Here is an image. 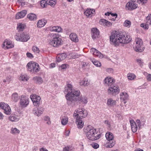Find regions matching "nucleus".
I'll use <instances>...</instances> for the list:
<instances>
[{"instance_id": "6", "label": "nucleus", "mask_w": 151, "mask_h": 151, "mask_svg": "<svg viewBox=\"0 0 151 151\" xmlns=\"http://www.w3.org/2000/svg\"><path fill=\"white\" fill-rule=\"evenodd\" d=\"M88 114L87 111L85 109L78 108L75 111L73 116L74 118H81L82 119L86 117Z\"/></svg>"}, {"instance_id": "52", "label": "nucleus", "mask_w": 151, "mask_h": 151, "mask_svg": "<svg viewBox=\"0 0 151 151\" xmlns=\"http://www.w3.org/2000/svg\"><path fill=\"white\" fill-rule=\"evenodd\" d=\"M91 146L95 149H97L99 147V145L96 143H93L91 144Z\"/></svg>"}, {"instance_id": "12", "label": "nucleus", "mask_w": 151, "mask_h": 151, "mask_svg": "<svg viewBox=\"0 0 151 151\" xmlns=\"http://www.w3.org/2000/svg\"><path fill=\"white\" fill-rule=\"evenodd\" d=\"M0 108L4 110V113L5 114L7 115L11 114V109L8 104L4 102H1L0 103Z\"/></svg>"}, {"instance_id": "30", "label": "nucleus", "mask_w": 151, "mask_h": 151, "mask_svg": "<svg viewBox=\"0 0 151 151\" xmlns=\"http://www.w3.org/2000/svg\"><path fill=\"white\" fill-rule=\"evenodd\" d=\"M9 119L11 121L16 122L19 120V116L15 114L11 115L9 116Z\"/></svg>"}, {"instance_id": "41", "label": "nucleus", "mask_w": 151, "mask_h": 151, "mask_svg": "<svg viewBox=\"0 0 151 151\" xmlns=\"http://www.w3.org/2000/svg\"><path fill=\"white\" fill-rule=\"evenodd\" d=\"M10 132L12 134H17L20 133V131L16 128L12 127L11 129Z\"/></svg>"}, {"instance_id": "26", "label": "nucleus", "mask_w": 151, "mask_h": 151, "mask_svg": "<svg viewBox=\"0 0 151 151\" xmlns=\"http://www.w3.org/2000/svg\"><path fill=\"white\" fill-rule=\"evenodd\" d=\"M107 105L109 107L114 106L116 104V101L113 99L112 98H109L107 100Z\"/></svg>"}, {"instance_id": "13", "label": "nucleus", "mask_w": 151, "mask_h": 151, "mask_svg": "<svg viewBox=\"0 0 151 151\" xmlns=\"http://www.w3.org/2000/svg\"><path fill=\"white\" fill-rule=\"evenodd\" d=\"M119 92V89L117 86L114 85L109 86L108 90L109 94L114 95V94H118Z\"/></svg>"}, {"instance_id": "40", "label": "nucleus", "mask_w": 151, "mask_h": 151, "mask_svg": "<svg viewBox=\"0 0 151 151\" xmlns=\"http://www.w3.org/2000/svg\"><path fill=\"white\" fill-rule=\"evenodd\" d=\"M127 76L128 79L130 81L134 80L136 77L134 74L132 73H128L127 74Z\"/></svg>"}, {"instance_id": "25", "label": "nucleus", "mask_w": 151, "mask_h": 151, "mask_svg": "<svg viewBox=\"0 0 151 151\" xmlns=\"http://www.w3.org/2000/svg\"><path fill=\"white\" fill-rule=\"evenodd\" d=\"M70 39L75 42H78L79 40L77 35L75 33H71L70 36Z\"/></svg>"}, {"instance_id": "42", "label": "nucleus", "mask_w": 151, "mask_h": 151, "mask_svg": "<svg viewBox=\"0 0 151 151\" xmlns=\"http://www.w3.org/2000/svg\"><path fill=\"white\" fill-rule=\"evenodd\" d=\"M44 111V109L42 108H40L39 109H37L35 112V115L39 116L40 115L43 113Z\"/></svg>"}, {"instance_id": "49", "label": "nucleus", "mask_w": 151, "mask_h": 151, "mask_svg": "<svg viewBox=\"0 0 151 151\" xmlns=\"http://www.w3.org/2000/svg\"><path fill=\"white\" fill-rule=\"evenodd\" d=\"M44 119L45 121L47 122L46 123L47 124L50 125L51 124V122L50 120V118L49 116H45L44 117Z\"/></svg>"}, {"instance_id": "61", "label": "nucleus", "mask_w": 151, "mask_h": 151, "mask_svg": "<svg viewBox=\"0 0 151 151\" xmlns=\"http://www.w3.org/2000/svg\"><path fill=\"white\" fill-rule=\"evenodd\" d=\"M40 151H48L46 148L42 147L40 149Z\"/></svg>"}, {"instance_id": "36", "label": "nucleus", "mask_w": 151, "mask_h": 151, "mask_svg": "<svg viewBox=\"0 0 151 151\" xmlns=\"http://www.w3.org/2000/svg\"><path fill=\"white\" fill-rule=\"evenodd\" d=\"M34 81L36 83L40 84L42 83L43 80L42 78L40 77H35L33 78Z\"/></svg>"}, {"instance_id": "22", "label": "nucleus", "mask_w": 151, "mask_h": 151, "mask_svg": "<svg viewBox=\"0 0 151 151\" xmlns=\"http://www.w3.org/2000/svg\"><path fill=\"white\" fill-rule=\"evenodd\" d=\"M128 95L125 92H122L120 94V99L122 101H124V103L125 104L126 103L125 101L128 99Z\"/></svg>"}, {"instance_id": "57", "label": "nucleus", "mask_w": 151, "mask_h": 151, "mask_svg": "<svg viewBox=\"0 0 151 151\" xmlns=\"http://www.w3.org/2000/svg\"><path fill=\"white\" fill-rule=\"evenodd\" d=\"M68 65L67 64H63L61 65L60 67L62 69H64L68 67Z\"/></svg>"}, {"instance_id": "8", "label": "nucleus", "mask_w": 151, "mask_h": 151, "mask_svg": "<svg viewBox=\"0 0 151 151\" xmlns=\"http://www.w3.org/2000/svg\"><path fill=\"white\" fill-rule=\"evenodd\" d=\"M15 38L17 41L26 42L29 39L30 37L28 34L22 32L17 34L15 36Z\"/></svg>"}, {"instance_id": "51", "label": "nucleus", "mask_w": 151, "mask_h": 151, "mask_svg": "<svg viewBox=\"0 0 151 151\" xmlns=\"http://www.w3.org/2000/svg\"><path fill=\"white\" fill-rule=\"evenodd\" d=\"M147 22L149 23L150 25H151V14H149L146 18Z\"/></svg>"}, {"instance_id": "17", "label": "nucleus", "mask_w": 151, "mask_h": 151, "mask_svg": "<svg viewBox=\"0 0 151 151\" xmlns=\"http://www.w3.org/2000/svg\"><path fill=\"white\" fill-rule=\"evenodd\" d=\"M76 119V123L77 127L79 129L82 128L84 124V122L83 121L81 118H74Z\"/></svg>"}, {"instance_id": "59", "label": "nucleus", "mask_w": 151, "mask_h": 151, "mask_svg": "<svg viewBox=\"0 0 151 151\" xmlns=\"http://www.w3.org/2000/svg\"><path fill=\"white\" fill-rule=\"evenodd\" d=\"M136 122L137 124H138V125L139 127V128H140L141 126V122L140 120L139 119H137L136 120Z\"/></svg>"}, {"instance_id": "56", "label": "nucleus", "mask_w": 151, "mask_h": 151, "mask_svg": "<svg viewBox=\"0 0 151 151\" xmlns=\"http://www.w3.org/2000/svg\"><path fill=\"white\" fill-rule=\"evenodd\" d=\"M112 25V23H111L107 20H106V22L104 26L109 27L111 26Z\"/></svg>"}, {"instance_id": "24", "label": "nucleus", "mask_w": 151, "mask_h": 151, "mask_svg": "<svg viewBox=\"0 0 151 151\" xmlns=\"http://www.w3.org/2000/svg\"><path fill=\"white\" fill-rule=\"evenodd\" d=\"M27 14V11L26 10H23L22 11L18 13L16 15V18L19 19L24 17Z\"/></svg>"}, {"instance_id": "9", "label": "nucleus", "mask_w": 151, "mask_h": 151, "mask_svg": "<svg viewBox=\"0 0 151 151\" xmlns=\"http://www.w3.org/2000/svg\"><path fill=\"white\" fill-rule=\"evenodd\" d=\"M29 103V98L24 95H22L20 97L19 104L21 107H26Z\"/></svg>"}, {"instance_id": "10", "label": "nucleus", "mask_w": 151, "mask_h": 151, "mask_svg": "<svg viewBox=\"0 0 151 151\" xmlns=\"http://www.w3.org/2000/svg\"><path fill=\"white\" fill-rule=\"evenodd\" d=\"M14 44L11 41L7 39L3 42L2 47L4 50L11 49L14 47Z\"/></svg>"}, {"instance_id": "14", "label": "nucleus", "mask_w": 151, "mask_h": 151, "mask_svg": "<svg viewBox=\"0 0 151 151\" xmlns=\"http://www.w3.org/2000/svg\"><path fill=\"white\" fill-rule=\"evenodd\" d=\"M137 6V4L135 1H130L128 2L126 5V8L128 10H132L136 9Z\"/></svg>"}, {"instance_id": "15", "label": "nucleus", "mask_w": 151, "mask_h": 151, "mask_svg": "<svg viewBox=\"0 0 151 151\" xmlns=\"http://www.w3.org/2000/svg\"><path fill=\"white\" fill-rule=\"evenodd\" d=\"M104 81L105 84L110 86L113 85L115 81L113 78L108 76L105 78Z\"/></svg>"}, {"instance_id": "55", "label": "nucleus", "mask_w": 151, "mask_h": 151, "mask_svg": "<svg viewBox=\"0 0 151 151\" xmlns=\"http://www.w3.org/2000/svg\"><path fill=\"white\" fill-rule=\"evenodd\" d=\"M26 55L28 58H32L34 57L33 55L29 52L26 53Z\"/></svg>"}, {"instance_id": "53", "label": "nucleus", "mask_w": 151, "mask_h": 151, "mask_svg": "<svg viewBox=\"0 0 151 151\" xmlns=\"http://www.w3.org/2000/svg\"><path fill=\"white\" fill-rule=\"evenodd\" d=\"M140 26L145 29H147L148 28V24L145 23H142L141 24Z\"/></svg>"}, {"instance_id": "37", "label": "nucleus", "mask_w": 151, "mask_h": 151, "mask_svg": "<svg viewBox=\"0 0 151 151\" xmlns=\"http://www.w3.org/2000/svg\"><path fill=\"white\" fill-rule=\"evenodd\" d=\"M115 144V141L113 140H108L106 144V146L107 147L111 148L114 146Z\"/></svg>"}, {"instance_id": "1", "label": "nucleus", "mask_w": 151, "mask_h": 151, "mask_svg": "<svg viewBox=\"0 0 151 151\" xmlns=\"http://www.w3.org/2000/svg\"><path fill=\"white\" fill-rule=\"evenodd\" d=\"M131 40L132 38L130 35H125L122 32L116 31H113L110 37L111 44L116 47L120 46L121 45L128 43Z\"/></svg>"}, {"instance_id": "11", "label": "nucleus", "mask_w": 151, "mask_h": 151, "mask_svg": "<svg viewBox=\"0 0 151 151\" xmlns=\"http://www.w3.org/2000/svg\"><path fill=\"white\" fill-rule=\"evenodd\" d=\"M30 98L34 106H39L41 100V98L39 96L35 94H32L30 96Z\"/></svg>"}, {"instance_id": "23", "label": "nucleus", "mask_w": 151, "mask_h": 151, "mask_svg": "<svg viewBox=\"0 0 151 151\" xmlns=\"http://www.w3.org/2000/svg\"><path fill=\"white\" fill-rule=\"evenodd\" d=\"M79 83L81 86H87L90 85V81L87 78H85L81 80Z\"/></svg>"}, {"instance_id": "35", "label": "nucleus", "mask_w": 151, "mask_h": 151, "mask_svg": "<svg viewBox=\"0 0 151 151\" xmlns=\"http://www.w3.org/2000/svg\"><path fill=\"white\" fill-rule=\"evenodd\" d=\"M106 139L108 140H113L114 136L112 133L110 132H108L106 134Z\"/></svg>"}, {"instance_id": "39", "label": "nucleus", "mask_w": 151, "mask_h": 151, "mask_svg": "<svg viewBox=\"0 0 151 151\" xmlns=\"http://www.w3.org/2000/svg\"><path fill=\"white\" fill-rule=\"evenodd\" d=\"M29 79V78L25 74H21L19 78V80L20 81H26Z\"/></svg>"}, {"instance_id": "32", "label": "nucleus", "mask_w": 151, "mask_h": 151, "mask_svg": "<svg viewBox=\"0 0 151 151\" xmlns=\"http://www.w3.org/2000/svg\"><path fill=\"white\" fill-rule=\"evenodd\" d=\"M72 86L71 84L68 83L65 88V92H67L68 93H70V92L72 91Z\"/></svg>"}, {"instance_id": "5", "label": "nucleus", "mask_w": 151, "mask_h": 151, "mask_svg": "<svg viewBox=\"0 0 151 151\" xmlns=\"http://www.w3.org/2000/svg\"><path fill=\"white\" fill-rule=\"evenodd\" d=\"M135 42L134 43V49L135 51L137 52H141L144 50L143 46V42L141 39L137 37L135 38Z\"/></svg>"}, {"instance_id": "38", "label": "nucleus", "mask_w": 151, "mask_h": 151, "mask_svg": "<svg viewBox=\"0 0 151 151\" xmlns=\"http://www.w3.org/2000/svg\"><path fill=\"white\" fill-rule=\"evenodd\" d=\"M68 118L67 116H64L61 118V123L62 125H65L67 124Z\"/></svg>"}, {"instance_id": "16", "label": "nucleus", "mask_w": 151, "mask_h": 151, "mask_svg": "<svg viewBox=\"0 0 151 151\" xmlns=\"http://www.w3.org/2000/svg\"><path fill=\"white\" fill-rule=\"evenodd\" d=\"M90 52L92 53L93 55L99 57L100 58H102L103 57V55L98 50L94 48H92L90 50Z\"/></svg>"}, {"instance_id": "46", "label": "nucleus", "mask_w": 151, "mask_h": 151, "mask_svg": "<svg viewBox=\"0 0 151 151\" xmlns=\"http://www.w3.org/2000/svg\"><path fill=\"white\" fill-rule=\"evenodd\" d=\"M74 148L70 146H67L63 148V151H74Z\"/></svg>"}, {"instance_id": "21", "label": "nucleus", "mask_w": 151, "mask_h": 151, "mask_svg": "<svg viewBox=\"0 0 151 151\" xmlns=\"http://www.w3.org/2000/svg\"><path fill=\"white\" fill-rule=\"evenodd\" d=\"M130 123L132 132L134 133L136 132L137 130V127L133 119L131 120Z\"/></svg>"}, {"instance_id": "29", "label": "nucleus", "mask_w": 151, "mask_h": 151, "mask_svg": "<svg viewBox=\"0 0 151 151\" xmlns=\"http://www.w3.org/2000/svg\"><path fill=\"white\" fill-rule=\"evenodd\" d=\"M50 30L51 31L55 32H61L62 31V29L60 27L58 26H53L50 27Z\"/></svg>"}, {"instance_id": "45", "label": "nucleus", "mask_w": 151, "mask_h": 151, "mask_svg": "<svg viewBox=\"0 0 151 151\" xmlns=\"http://www.w3.org/2000/svg\"><path fill=\"white\" fill-rule=\"evenodd\" d=\"M131 22L128 20H126L123 23V26L129 28L130 27L131 25Z\"/></svg>"}, {"instance_id": "7", "label": "nucleus", "mask_w": 151, "mask_h": 151, "mask_svg": "<svg viewBox=\"0 0 151 151\" xmlns=\"http://www.w3.org/2000/svg\"><path fill=\"white\" fill-rule=\"evenodd\" d=\"M28 70L32 72H37L40 70L39 65L33 61L28 63L27 65Z\"/></svg>"}, {"instance_id": "2", "label": "nucleus", "mask_w": 151, "mask_h": 151, "mask_svg": "<svg viewBox=\"0 0 151 151\" xmlns=\"http://www.w3.org/2000/svg\"><path fill=\"white\" fill-rule=\"evenodd\" d=\"M83 132L87 138L90 140L93 141L99 139L101 135L99 132L94 127L88 125L83 129Z\"/></svg>"}, {"instance_id": "31", "label": "nucleus", "mask_w": 151, "mask_h": 151, "mask_svg": "<svg viewBox=\"0 0 151 151\" xmlns=\"http://www.w3.org/2000/svg\"><path fill=\"white\" fill-rule=\"evenodd\" d=\"M27 18L30 21H34L36 20L37 16L34 13H29L27 16Z\"/></svg>"}, {"instance_id": "3", "label": "nucleus", "mask_w": 151, "mask_h": 151, "mask_svg": "<svg viewBox=\"0 0 151 151\" xmlns=\"http://www.w3.org/2000/svg\"><path fill=\"white\" fill-rule=\"evenodd\" d=\"M50 37L52 39L49 41V44L50 45L55 47H57L62 44V39L60 37L58 34H51Z\"/></svg>"}, {"instance_id": "4", "label": "nucleus", "mask_w": 151, "mask_h": 151, "mask_svg": "<svg viewBox=\"0 0 151 151\" xmlns=\"http://www.w3.org/2000/svg\"><path fill=\"white\" fill-rule=\"evenodd\" d=\"M80 94V91H78L73 90L70 93H68L65 95L66 99L67 100L68 104H70L71 103L77 100L76 97Z\"/></svg>"}, {"instance_id": "60", "label": "nucleus", "mask_w": 151, "mask_h": 151, "mask_svg": "<svg viewBox=\"0 0 151 151\" xmlns=\"http://www.w3.org/2000/svg\"><path fill=\"white\" fill-rule=\"evenodd\" d=\"M55 64L54 63H51L50 66V68H52L55 67Z\"/></svg>"}, {"instance_id": "34", "label": "nucleus", "mask_w": 151, "mask_h": 151, "mask_svg": "<svg viewBox=\"0 0 151 151\" xmlns=\"http://www.w3.org/2000/svg\"><path fill=\"white\" fill-rule=\"evenodd\" d=\"M11 99L12 101L15 102H17L19 100L18 94L17 93H14L11 96Z\"/></svg>"}, {"instance_id": "28", "label": "nucleus", "mask_w": 151, "mask_h": 151, "mask_svg": "<svg viewBox=\"0 0 151 151\" xmlns=\"http://www.w3.org/2000/svg\"><path fill=\"white\" fill-rule=\"evenodd\" d=\"M76 101H78L79 103L86 104L88 102L87 98L85 96H81L77 98Z\"/></svg>"}, {"instance_id": "63", "label": "nucleus", "mask_w": 151, "mask_h": 151, "mask_svg": "<svg viewBox=\"0 0 151 151\" xmlns=\"http://www.w3.org/2000/svg\"><path fill=\"white\" fill-rule=\"evenodd\" d=\"M70 133V131H66L65 132V135L66 136H68Z\"/></svg>"}, {"instance_id": "44", "label": "nucleus", "mask_w": 151, "mask_h": 151, "mask_svg": "<svg viewBox=\"0 0 151 151\" xmlns=\"http://www.w3.org/2000/svg\"><path fill=\"white\" fill-rule=\"evenodd\" d=\"M91 61L94 65L97 67H100L101 66V63L99 61L97 60L94 59L91 60Z\"/></svg>"}, {"instance_id": "54", "label": "nucleus", "mask_w": 151, "mask_h": 151, "mask_svg": "<svg viewBox=\"0 0 151 151\" xmlns=\"http://www.w3.org/2000/svg\"><path fill=\"white\" fill-rule=\"evenodd\" d=\"M106 20L105 19H101L99 21V23L100 24L103 26H105L106 22Z\"/></svg>"}, {"instance_id": "47", "label": "nucleus", "mask_w": 151, "mask_h": 151, "mask_svg": "<svg viewBox=\"0 0 151 151\" xmlns=\"http://www.w3.org/2000/svg\"><path fill=\"white\" fill-rule=\"evenodd\" d=\"M40 4L42 7H46L47 6L48 3H47V0L46 1L45 0H42L40 1Z\"/></svg>"}, {"instance_id": "33", "label": "nucleus", "mask_w": 151, "mask_h": 151, "mask_svg": "<svg viewBox=\"0 0 151 151\" xmlns=\"http://www.w3.org/2000/svg\"><path fill=\"white\" fill-rule=\"evenodd\" d=\"M25 25L22 23H19L17 24V29L19 31H22L24 28Z\"/></svg>"}, {"instance_id": "43", "label": "nucleus", "mask_w": 151, "mask_h": 151, "mask_svg": "<svg viewBox=\"0 0 151 151\" xmlns=\"http://www.w3.org/2000/svg\"><path fill=\"white\" fill-rule=\"evenodd\" d=\"M56 0H47L48 5L50 6L51 7H54L56 4Z\"/></svg>"}, {"instance_id": "48", "label": "nucleus", "mask_w": 151, "mask_h": 151, "mask_svg": "<svg viewBox=\"0 0 151 151\" xmlns=\"http://www.w3.org/2000/svg\"><path fill=\"white\" fill-rule=\"evenodd\" d=\"M143 74L146 76L147 80L148 81H151V74L145 72H144Z\"/></svg>"}, {"instance_id": "27", "label": "nucleus", "mask_w": 151, "mask_h": 151, "mask_svg": "<svg viewBox=\"0 0 151 151\" xmlns=\"http://www.w3.org/2000/svg\"><path fill=\"white\" fill-rule=\"evenodd\" d=\"M47 22V21L45 19L40 20L37 23V27L38 28H41L44 27Z\"/></svg>"}, {"instance_id": "20", "label": "nucleus", "mask_w": 151, "mask_h": 151, "mask_svg": "<svg viewBox=\"0 0 151 151\" xmlns=\"http://www.w3.org/2000/svg\"><path fill=\"white\" fill-rule=\"evenodd\" d=\"M66 57V54L65 53L58 54L56 57V61L57 62H60L64 60Z\"/></svg>"}, {"instance_id": "64", "label": "nucleus", "mask_w": 151, "mask_h": 151, "mask_svg": "<svg viewBox=\"0 0 151 151\" xmlns=\"http://www.w3.org/2000/svg\"><path fill=\"white\" fill-rule=\"evenodd\" d=\"M104 123L108 125L109 126H110V123L108 120H106L104 122Z\"/></svg>"}, {"instance_id": "62", "label": "nucleus", "mask_w": 151, "mask_h": 151, "mask_svg": "<svg viewBox=\"0 0 151 151\" xmlns=\"http://www.w3.org/2000/svg\"><path fill=\"white\" fill-rule=\"evenodd\" d=\"M38 148L37 146H35L33 147L32 151H37Z\"/></svg>"}, {"instance_id": "58", "label": "nucleus", "mask_w": 151, "mask_h": 151, "mask_svg": "<svg viewBox=\"0 0 151 151\" xmlns=\"http://www.w3.org/2000/svg\"><path fill=\"white\" fill-rule=\"evenodd\" d=\"M136 61L137 63L139 64V65L140 66L142 65L143 62L142 60L140 59H137L136 60Z\"/></svg>"}, {"instance_id": "18", "label": "nucleus", "mask_w": 151, "mask_h": 151, "mask_svg": "<svg viewBox=\"0 0 151 151\" xmlns=\"http://www.w3.org/2000/svg\"><path fill=\"white\" fill-rule=\"evenodd\" d=\"M95 10L93 9H87L84 12V14L87 17H91L94 14Z\"/></svg>"}, {"instance_id": "19", "label": "nucleus", "mask_w": 151, "mask_h": 151, "mask_svg": "<svg viewBox=\"0 0 151 151\" xmlns=\"http://www.w3.org/2000/svg\"><path fill=\"white\" fill-rule=\"evenodd\" d=\"M92 37L94 39L98 37L99 35V31L96 28H92L91 30Z\"/></svg>"}, {"instance_id": "50", "label": "nucleus", "mask_w": 151, "mask_h": 151, "mask_svg": "<svg viewBox=\"0 0 151 151\" xmlns=\"http://www.w3.org/2000/svg\"><path fill=\"white\" fill-rule=\"evenodd\" d=\"M32 50L35 53H37L40 52V50L38 48L35 46H33L32 48Z\"/></svg>"}]
</instances>
